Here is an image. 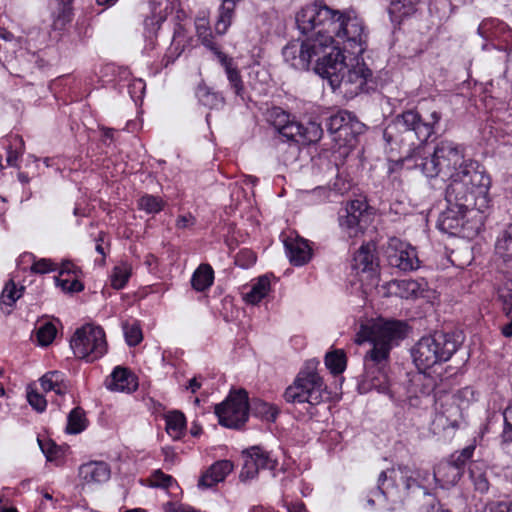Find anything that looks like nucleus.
<instances>
[{"instance_id": "1", "label": "nucleus", "mask_w": 512, "mask_h": 512, "mask_svg": "<svg viewBox=\"0 0 512 512\" xmlns=\"http://www.w3.org/2000/svg\"><path fill=\"white\" fill-rule=\"evenodd\" d=\"M441 117L438 111H432L427 119L413 109L402 112L383 131L387 148L391 153L399 154V158H414L415 166L427 177H448L447 202H461L459 205L463 207H487L490 203V176L477 161L464 159V149L459 144L441 140L433 154L428 157L421 155L424 144L435 133Z\"/></svg>"}, {"instance_id": "2", "label": "nucleus", "mask_w": 512, "mask_h": 512, "mask_svg": "<svg viewBox=\"0 0 512 512\" xmlns=\"http://www.w3.org/2000/svg\"><path fill=\"white\" fill-rule=\"evenodd\" d=\"M296 24L302 34L317 33L328 53L342 51L343 44L352 54L360 55L367 48L368 30L363 19L352 9L338 10L323 0L304 5L296 13Z\"/></svg>"}, {"instance_id": "3", "label": "nucleus", "mask_w": 512, "mask_h": 512, "mask_svg": "<svg viewBox=\"0 0 512 512\" xmlns=\"http://www.w3.org/2000/svg\"><path fill=\"white\" fill-rule=\"evenodd\" d=\"M407 325L400 320L378 319L361 325L355 341L361 344L370 341L373 347L364 357V379L371 388L385 391L388 384L387 367L393 346L406 337Z\"/></svg>"}, {"instance_id": "4", "label": "nucleus", "mask_w": 512, "mask_h": 512, "mask_svg": "<svg viewBox=\"0 0 512 512\" xmlns=\"http://www.w3.org/2000/svg\"><path fill=\"white\" fill-rule=\"evenodd\" d=\"M315 72L323 78L328 79L333 89L340 88L350 96L367 92L370 87L368 83L372 80V71L365 63L357 62L351 68L345 63V56L342 51L328 53L323 58H318Z\"/></svg>"}, {"instance_id": "5", "label": "nucleus", "mask_w": 512, "mask_h": 512, "mask_svg": "<svg viewBox=\"0 0 512 512\" xmlns=\"http://www.w3.org/2000/svg\"><path fill=\"white\" fill-rule=\"evenodd\" d=\"M461 344L455 333L435 332L420 338L411 349L414 364L425 371L451 359Z\"/></svg>"}, {"instance_id": "6", "label": "nucleus", "mask_w": 512, "mask_h": 512, "mask_svg": "<svg viewBox=\"0 0 512 512\" xmlns=\"http://www.w3.org/2000/svg\"><path fill=\"white\" fill-rule=\"evenodd\" d=\"M317 364L315 360L307 361L293 383L286 388L284 398L288 403L315 406L323 401L326 385L317 372Z\"/></svg>"}, {"instance_id": "7", "label": "nucleus", "mask_w": 512, "mask_h": 512, "mask_svg": "<svg viewBox=\"0 0 512 512\" xmlns=\"http://www.w3.org/2000/svg\"><path fill=\"white\" fill-rule=\"evenodd\" d=\"M325 54H328L326 45L317 33L301 42H289L282 50L285 62L297 70H308L312 61H315L316 67L318 58H323Z\"/></svg>"}, {"instance_id": "8", "label": "nucleus", "mask_w": 512, "mask_h": 512, "mask_svg": "<svg viewBox=\"0 0 512 512\" xmlns=\"http://www.w3.org/2000/svg\"><path fill=\"white\" fill-rule=\"evenodd\" d=\"M70 346L77 358L93 362L107 351L105 332L100 326L84 325L76 330Z\"/></svg>"}, {"instance_id": "9", "label": "nucleus", "mask_w": 512, "mask_h": 512, "mask_svg": "<svg viewBox=\"0 0 512 512\" xmlns=\"http://www.w3.org/2000/svg\"><path fill=\"white\" fill-rule=\"evenodd\" d=\"M449 207L442 213L438 226L439 228L451 235L462 234L463 236H471L478 232L481 221L478 225L468 226V221L465 218L475 212L483 213L488 207L480 208L478 205H471L467 207L460 206L461 202H447Z\"/></svg>"}, {"instance_id": "10", "label": "nucleus", "mask_w": 512, "mask_h": 512, "mask_svg": "<svg viewBox=\"0 0 512 512\" xmlns=\"http://www.w3.org/2000/svg\"><path fill=\"white\" fill-rule=\"evenodd\" d=\"M219 423L227 428L237 429L248 420L249 405L245 390L231 393L225 401L215 406Z\"/></svg>"}, {"instance_id": "11", "label": "nucleus", "mask_w": 512, "mask_h": 512, "mask_svg": "<svg viewBox=\"0 0 512 512\" xmlns=\"http://www.w3.org/2000/svg\"><path fill=\"white\" fill-rule=\"evenodd\" d=\"M385 254L389 265L401 271L408 272L419 268L416 250L396 237L388 240Z\"/></svg>"}, {"instance_id": "12", "label": "nucleus", "mask_w": 512, "mask_h": 512, "mask_svg": "<svg viewBox=\"0 0 512 512\" xmlns=\"http://www.w3.org/2000/svg\"><path fill=\"white\" fill-rule=\"evenodd\" d=\"M368 221L367 205L360 200L348 203L339 216L341 228L351 238L363 234L368 226Z\"/></svg>"}, {"instance_id": "13", "label": "nucleus", "mask_w": 512, "mask_h": 512, "mask_svg": "<svg viewBox=\"0 0 512 512\" xmlns=\"http://www.w3.org/2000/svg\"><path fill=\"white\" fill-rule=\"evenodd\" d=\"M218 60L225 70L229 87L233 91L236 97L245 101L247 96L246 88L242 80L241 74L237 66L234 64L232 58L228 57L225 53H218Z\"/></svg>"}, {"instance_id": "14", "label": "nucleus", "mask_w": 512, "mask_h": 512, "mask_svg": "<svg viewBox=\"0 0 512 512\" xmlns=\"http://www.w3.org/2000/svg\"><path fill=\"white\" fill-rule=\"evenodd\" d=\"M284 246L290 262L295 266L306 264L311 258V248L306 240L296 237H287Z\"/></svg>"}, {"instance_id": "15", "label": "nucleus", "mask_w": 512, "mask_h": 512, "mask_svg": "<svg viewBox=\"0 0 512 512\" xmlns=\"http://www.w3.org/2000/svg\"><path fill=\"white\" fill-rule=\"evenodd\" d=\"M78 474L85 483H104L109 480L111 471L106 462L90 461L79 467Z\"/></svg>"}, {"instance_id": "16", "label": "nucleus", "mask_w": 512, "mask_h": 512, "mask_svg": "<svg viewBox=\"0 0 512 512\" xmlns=\"http://www.w3.org/2000/svg\"><path fill=\"white\" fill-rule=\"evenodd\" d=\"M106 386L111 391L130 393L137 389L138 383L130 370L118 366L111 373L110 379L106 382Z\"/></svg>"}, {"instance_id": "17", "label": "nucleus", "mask_w": 512, "mask_h": 512, "mask_svg": "<svg viewBox=\"0 0 512 512\" xmlns=\"http://www.w3.org/2000/svg\"><path fill=\"white\" fill-rule=\"evenodd\" d=\"M233 463L229 460H220L215 462L210 468L200 477L198 487L211 488L219 482H222L226 476L232 472Z\"/></svg>"}, {"instance_id": "18", "label": "nucleus", "mask_w": 512, "mask_h": 512, "mask_svg": "<svg viewBox=\"0 0 512 512\" xmlns=\"http://www.w3.org/2000/svg\"><path fill=\"white\" fill-rule=\"evenodd\" d=\"M375 248L373 244L362 245L355 253L352 260V268L359 272H375L377 258L374 254Z\"/></svg>"}, {"instance_id": "19", "label": "nucleus", "mask_w": 512, "mask_h": 512, "mask_svg": "<svg viewBox=\"0 0 512 512\" xmlns=\"http://www.w3.org/2000/svg\"><path fill=\"white\" fill-rule=\"evenodd\" d=\"M39 381L44 392H54L59 396H64L69 392V382L60 371H49Z\"/></svg>"}, {"instance_id": "20", "label": "nucleus", "mask_w": 512, "mask_h": 512, "mask_svg": "<svg viewBox=\"0 0 512 512\" xmlns=\"http://www.w3.org/2000/svg\"><path fill=\"white\" fill-rule=\"evenodd\" d=\"M495 250L503 258L505 264L503 272L512 276V225L508 226L497 239Z\"/></svg>"}, {"instance_id": "21", "label": "nucleus", "mask_w": 512, "mask_h": 512, "mask_svg": "<svg viewBox=\"0 0 512 512\" xmlns=\"http://www.w3.org/2000/svg\"><path fill=\"white\" fill-rule=\"evenodd\" d=\"M462 474L459 467L447 461L437 466L432 474V480L440 481L443 485H454L460 480Z\"/></svg>"}, {"instance_id": "22", "label": "nucleus", "mask_w": 512, "mask_h": 512, "mask_svg": "<svg viewBox=\"0 0 512 512\" xmlns=\"http://www.w3.org/2000/svg\"><path fill=\"white\" fill-rule=\"evenodd\" d=\"M364 130L365 125L352 114L350 121L341 129L338 139L334 141L338 142L339 146H352L356 141V137L362 134Z\"/></svg>"}, {"instance_id": "23", "label": "nucleus", "mask_w": 512, "mask_h": 512, "mask_svg": "<svg viewBox=\"0 0 512 512\" xmlns=\"http://www.w3.org/2000/svg\"><path fill=\"white\" fill-rule=\"evenodd\" d=\"M236 4L230 0H223L217 21L215 23V32L218 35H224L232 23Z\"/></svg>"}, {"instance_id": "24", "label": "nucleus", "mask_w": 512, "mask_h": 512, "mask_svg": "<svg viewBox=\"0 0 512 512\" xmlns=\"http://www.w3.org/2000/svg\"><path fill=\"white\" fill-rule=\"evenodd\" d=\"M214 280V271L209 264H201L193 273L191 285L196 291L208 289Z\"/></svg>"}, {"instance_id": "25", "label": "nucleus", "mask_w": 512, "mask_h": 512, "mask_svg": "<svg viewBox=\"0 0 512 512\" xmlns=\"http://www.w3.org/2000/svg\"><path fill=\"white\" fill-rule=\"evenodd\" d=\"M165 421L167 433L174 440L180 439L186 427V419L184 414L180 411L169 412L165 416Z\"/></svg>"}, {"instance_id": "26", "label": "nucleus", "mask_w": 512, "mask_h": 512, "mask_svg": "<svg viewBox=\"0 0 512 512\" xmlns=\"http://www.w3.org/2000/svg\"><path fill=\"white\" fill-rule=\"evenodd\" d=\"M270 291V279L267 275H263L252 284L251 289L244 296L247 303H259Z\"/></svg>"}, {"instance_id": "27", "label": "nucleus", "mask_w": 512, "mask_h": 512, "mask_svg": "<svg viewBox=\"0 0 512 512\" xmlns=\"http://www.w3.org/2000/svg\"><path fill=\"white\" fill-rule=\"evenodd\" d=\"M437 386L436 380L429 374L420 373L412 380L409 393H417L428 398Z\"/></svg>"}, {"instance_id": "28", "label": "nucleus", "mask_w": 512, "mask_h": 512, "mask_svg": "<svg viewBox=\"0 0 512 512\" xmlns=\"http://www.w3.org/2000/svg\"><path fill=\"white\" fill-rule=\"evenodd\" d=\"M23 289V287L18 289L13 280H10L6 283L0 297V305L4 313H11V308L13 307L15 302L22 296Z\"/></svg>"}, {"instance_id": "29", "label": "nucleus", "mask_w": 512, "mask_h": 512, "mask_svg": "<svg viewBox=\"0 0 512 512\" xmlns=\"http://www.w3.org/2000/svg\"><path fill=\"white\" fill-rule=\"evenodd\" d=\"M299 143L309 145L318 142L323 136V129L317 122L310 121L306 125L301 123Z\"/></svg>"}, {"instance_id": "30", "label": "nucleus", "mask_w": 512, "mask_h": 512, "mask_svg": "<svg viewBox=\"0 0 512 512\" xmlns=\"http://www.w3.org/2000/svg\"><path fill=\"white\" fill-rule=\"evenodd\" d=\"M247 457L255 461L259 469H274L277 462L272 459L269 452L263 450L259 446H253L247 450Z\"/></svg>"}, {"instance_id": "31", "label": "nucleus", "mask_w": 512, "mask_h": 512, "mask_svg": "<svg viewBox=\"0 0 512 512\" xmlns=\"http://www.w3.org/2000/svg\"><path fill=\"white\" fill-rule=\"evenodd\" d=\"M421 0H392L389 6V13L395 19H401L416 11V6Z\"/></svg>"}, {"instance_id": "32", "label": "nucleus", "mask_w": 512, "mask_h": 512, "mask_svg": "<svg viewBox=\"0 0 512 512\" xmlns=\"http://www.w3.org/2000/svg\"><path fill=\"white\" fill-rule=\"evenodd\" d=\"M507 275V280L498 288V299L501 301L502 310L506 316H512V276Z\"/></svg>"}, {"instance_id": "33", "label": "nucleus", "mask_w": 512, "mask_h": 512, "mask_svg": "<svg viewBox=\"0 0 512 512\" xmlns=\"http://www.w3.org/2000/svg\"><path fill=\"white\" fill-rule=\"evenodd\" d=\"M86 428L85 413L82 408H74L68 415L66 431L69 434H77Z\"/></svg>"}, {"instance_id": "34", "label": "nucleus", "mask_w": 512, "mask_h": 512, "mask_svg": "<svg viewBox=\"0 0 512 512\" xmlns=\"http://www.w3.org/2000/svg\"><path fill=\"white\" fill-rule=\"evenodd\" d=\"M353 113L342 110L329 117L327 122L328 131L334 135L333 140L338 139L341 129L347 122L350 121V117Z\"/></svg>"}, {"instance_id": "35", "label": "nucleus", "mask_w": 512, "mask_h": 512, "mask_svg": "<svg viewBox=\"0 0 512 512\" xmlns=\"http://www.w3.org/2000/svg\"><path fill=\"white\" fill-rule=\"evenodd\" d=\"M165 201L155 195L145 194L138 200V208L148 214H156L163 210Z\"/></svg>"}, {"instance_id": "36", "label": "nucleus", "mask_w": 512, "mask_h": 512, "mask_svg": "<svg viewBox=\"0 0 512 512\" xmlns=\"http://www.w3.org/2000/svg\"><path fill=\"white\" fill-rule=\"evenodd\" d=\"M325 365L333 374H340L346 367V356L343 351L335 350L325 357Z\"/></svg>"}, {"instance_id": "37", "label": "nucleus", "mask_w": 512, "mask_h": 512, "mask_svg": "<svg viewBox=\"0 0 512 512\" xmlns=\"http://www.w3.org/2000/svg\"><path fill=\"white\" fill-rule=\"evenodd\" d=\"M131 276V267L127 263H121L114 267L111 274V285L115 289H122Z\"/></svg>"}, {"instance_id": "38", "label": "nucleus", "mask_w": 512, "mask_h": 512, "mask_svg": "<svg viewBox=\"0 0 512 512\" xmlns=\"http://www.w3.org/2000/svg\"><path fill=\"white\" fill-rule=\"evenodd\" d=\"M199 101L210 108L217 107L224 103L223 97L218 93L213 92L206 86H199L196 92Z\"/></svg>"}, {"instance_id": "39", "label": "nucleus", "mask_w": 512, "mask_h": 512, "mask_svg": "<svg viewBox=\"0 0 512 512\" xmlns=\"http://www.w3.org/2000/svg\"><path fill=\"white\" fill-rule=\"evenodd\" d=\"M469 474L477 491L481 493L488 491L489 481L486 473L482 471L479 464L473 463L469 468Z\"/></svg>"}, {"instance_id": "40", "label": "nucleus", "mask_w": 512, "mask_h": 512, "mask_svg": "<svg viewBox=\"0 0 512 512\" xmlns=\"http://www.w3.org/2000/svg\"><path fill=\"white\" fill-rule=\"evenodd\" d=\"M291 120L290 115L279 107H275L269 112V121L279 134Z\"/></svg>"}, {"instance_id": "41", "label": "nucleus", "mask_w": 512, "mask_h": 512, "mask_svg": "<svg viewBox=\"0 0 512 512\" xmlns=\"http://www.w3.org/2000/svg\"><path fill=\"white\" fill-rule=\"evenodd\" d=\"M252 412L259 417H262L268 421H274L278 414V410L261 400H256L253 402Z\"/></svg>"}, {"instance_id": "42", "label": "nucleus", "mask_w": 512, "mask_h": 512, "mask_svg": "<svg viewBox=\"0 0 512 512\" xmlns=\"http://www.w3.org/2000/svg\"><path fill=\"white\" fill-rule=\"evenodd\" d=\"M56 333H57L56 327L52 323H50V322L44 323L37 330L38 343L41 346L50 345L53 342V340L56 336Z\"/></svg>"}, {"instance_id": "43", "label": "nucleus", "mask_w": 512, "mask_h": 512, "mask_svg": "<svg viewBox=\"0 0 512 512\" xmlns=\"http://www.w3.org/2000/svg\"><path fill=\"white\" fill-rule=\"evenodd\" d=\"M123 330L126 342L129 346H136L142 341V331L138 323H125L123 324Z\"/></svg>"}, {"instance_id": "44", "label": "nucleus", "mask_w": 512, "mask_h": 512, "mask_svg": "<svg viewBox=\"0 0 512 512\" xmlns=\"http://www.w3.org/2000/svg\"><path fill=\"white\" fill-rule=\"evenodd\" d=\"M475 450V445H468L463 448L461 451H456L450 456L449 461L459 467L463 472V468L466 462L472 457L473 452Z\"/></svg>"}, {"instance_id": "45", "label": "nucleus", "mask_w": 512, "mask_h": 512, "mask_svg": "<svg viewBox=\"0 0 512 512\" xmlns=\"http://www.w3.org/2000/svg\"><path fill=\"white\" fill-rule=\"evenodd\" d=\"M55 280L57 285L66 292H81L84 289V285L76 278V276L67 278L56 277Z\"/></svg>"}, {"instance_id": "46", "label": "nucleus", "mask_w": 512, "mask_h": 512, "mask_svg": "<svg viewBox=\"0 0 512 512\" xmlns=\"http://www.w3.org/2000/svg\"><path fill=\"white\" fill-rule=\"evenodd\" d=\"M181 46L180 34L175 33L172 41V45L169 48L168 53L163 58L165 61L164 66L167 67L170 63H173L177 57L183 52V46Z\"/></svg>"}, {"instance_id": "47", "label": "nucleus", "mask_w": 512, "mask_h": 512, "mask_svg": "<svg viewBox=\"0 0 512 512\" xmlns=\"http://www.w3.org/2000/svg\"><path fill=\"white\" fill-rule=\"evenodd\" d=\"M259 470L260 469L256 466L255 461L246 457L239 478L242 482L254 479L258 475Z\"/></svg>"}, {"instance_id": "48", "label": "nucleus", "mask_w": 512, "mask_h": 512, "mask_svg": "<svg viewBox=\"0 0 512 512\" xmlns=\"http://www.w3.org/2000/svg\"><path fill=\"white\" fill-rule=\"evenodd\" d=\"M301 123L292 119L288 125H286L280 135L287 140L299 143Z\"/></svg>"}, {"instance_id": "49", "label": "nucleus", "mask_w": 512, "mask_h": 512, "mask_svg": "<svg viewBox=\"0 0 512 512\" xmlns=\"http://www.w3.org/2000/svg\"><path fill=\"white\" fill-rule=\"evenodd\" d=\"M398 473H400V481L406 490L418 487V478H416L414 469L407 466V468H402Z\"/></svg>"}, {"instance_id": "50", "label": "nucleus", "mask_w": 512, "mask_h": 512, "mask_svg": "<svg viewBox=\"0 0 512 512\" xmlns=\"http://www.w3.org/2000/svg\"><path fill=\"white\" fill-rule=\"evenodd\" d=\"M500 447L505 453L512 455V425L506 422L500 435Z\"/></svg>"}, {"instance_id": "51", "label": "nucleus", "mask_w": 512, "mask_h": 512, "mask_svg": "<svg viewBox=\"0 0 512 512\" xmlns=\"http://www.w3.org/2000/svg\"><path fill=\"white\" fill-rule=\"evenodd\" d=\"M235 262L242 268H248L256 262V254L250 250H241L236 255Z\"/></svg>"}, {"instance_id": "52", "label": "nucleus", "mask_w": 512, "mask_h": 512, "mask_svg": "<svg viewBox=\"0 0 512 512\" xmlns=\"http://www.w3.org/2000/svg\"><path fill=\"white\" fill-rule=\"evenodd\" d=\"M27 399L29 404L38 412H43L46 408V399L36 391L27 392Z\"/></svg>"}, {"instance_id": "53", "label": "nucleus", "mask_w": 512, "mask_h": 512, "mask_svg": "<svg viewBox=\"0 0 512 512\" xmlns=\"http://www.w3.org/2000/svg\"><path fill=\"white\" fill-rule=\"evenodd\" d=\"M151 481L155 487L168 488L172 484L173 478L164 474L161 470H156L151 476Z\"/></svg>"}, {"instance_id": "54", "label": "nucleus", "mask_w": 512, "mask_h": 512, "mask_svg": "<svg viewBox=\"0 0 512 512\" xmlns=\"http://www.w3.org/2000/svg\"><path fill=\"white\" fill-rule=\"evenodd\" d=\"M57 269V265L49 259H40L35 261L31 267V270L35 273L44 274Z\"/></svg>"}, {"instance_id": "55", "label": "nucleus", "mask_w": 512, "mask_h": 512, "mask_svg": "<svg viewBox=\"0 0 512 512\" xmlns=\"http://www.w3.org/2000/svg\"><path fill=\"white\" fill-rule=\"evenodd\" d=\"M488 512H512V499L492 501L487 505Z\"/></svg>"}, {"instance_id": "56", "label": "nucleus", "mask_w": 512, "mask_h": 512, "mask_svg": "<svg viewBox=\"0 0 512 512\" xmlns=\"http://www.w3.org/2000/svg\"><path fill=\"white\" fill-rule=\"evenodd\" d=\"M38 443L40 445V448L42 452L45 454L47 460L52 461L54 460L60 451V449L56 446L53 442H43L38 439Z\"/></svg>"}, {"instance_id": "57", "label": "nucleus", "mask_w": 512, "mask_h": 512, "mask_svg": "<svg viewBox=\"0 0 512 512\" xmlns=\"http://www.w3.org/2000/svg\"><path fill=\"white\" fill-rule=\"evenodd\" d=\"M197 35H198L199 39L201 40V43L205 47H207L208 49L213 51L214 54L216 55V57L218 58V53L221 51L218 49V47L214 43L212 34L210 33V34L203 35V33L201 32V26H198L197 27Z\"/></svg>"}, {"instance_id": "58", "label": "nucleus", "mask_w": 512, "mask_h": 512, "mask_svg": "<svg viewBox=\"0 0 512 512\" xmlns=\"http://www.w3.org/2000/svg\"><path fill=\"white\" fill-rule=\"evenodd\" d=\"M427 402H428V398L423 397L417 393H410V395L407 398V404L409 407H412V408L426 407Z\"/></svg>"}, {"instance_id": "59", "label": "nucleus", "mask_w": 512, "mask_h": 512, "mask_svg": "<svg viewBox=\"0 0 512 512\" xmlns=\"http://www.w3.org/2000/svg\"><path fill=\"white\" fill-rule=\"evenodd\" d=\"M399 287H403L405 289L404 292H401V297L408 298L411 295L415 294L418 289V284L415 281H401L398 284Z\"/></svg>"}, {"instance_id": "60", "label": "nucleus", "mask_w": 512, "mask_h": 512, "mask_svg": "<svg viewBox=\"0 0 512 512\" xmlns=\"http://www.w3.org/2000/svg\"><path fill=\"white\" fill-rule=\"evenodd\" d=\"M402 468H407V466L398 465L397 467L393 466V467L389 468V484H388V486H391V487L398 486V482L400 481V473H398V471H400Z\"/></svg>"}, {"instance_id": "61", "label": "nucleus", "mask_w": 512, "mask_h": 512, "mask_svg": "<svg viewBox=\"0 0 512 512\" xmlns=\"http://www.w3.org/2000/svg\"><path fill=\"white\" fill-rule=\"evenodd\" d=\"M195 224V217L191 214L181 215L176 220V227L178 229H186Z\"/></svg>"}, {"instance_id": "62", "label": "nucleus", "mask_w": 512, "mask_h": 512, "mask_svg": "<svg viewBox=\"0 0 512 512\" xmlns=\"http://www.w3.org/2000/svg\"><path fill=\"white\" fill-rule=\"evenodd\" d=\"M493 25H494L493 20L483 21L478 27V34L486 39L492 37L493 33H492L491 29H492Z\"/></svg>"}, {"instance_id": "63", "label": "nucleus", "mask_w": 512, "mask_h": 512, "mask_svg": "<svg viewBox=\"0 0 512 512\" xmlns=\"http://www.w3.org/2000/svg\"><path fill=\"white\" fill-rule=\"evenodd\" d=\"M389 482V469L382 471L378 476V486L374 491V495L381 494L385 495V482Z\"/></svg>"}, {"instance_id": "64", "label": "nucleus", "mask_w": 512, "mask_h": 512, "mask_svg": "<svg viewBox=\"0 0 512 512\" xmlns=\"http://www.w3.org/2000/svg\"><path fill=\"white\" fill-rule=\"evenodd\" d=\"M416 478H418V487H424L427 483H429L430 478L432 479V475L427 470L414 469Z\"/></svg>"}]
</instances>
